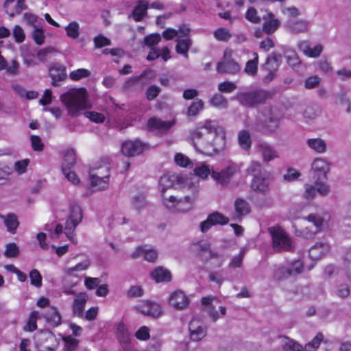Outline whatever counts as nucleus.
<instances>
[{"label": "nucleus", "mask_w": 351, "mask_h": 351, "mask_svg": "<svg viewBox=\"0 0 351 351\" xmlns=\"http://www.w3.org/2000/svg\"><path fill=\"white\" fill-rule=\"evenodd\" d=\"M190 138L198 152L208 156L219 153L226 144L224 129L210 119L206 120L192 130Z\"/></svg>", "instance_id": "obj_1"}, {"label": "nucleus", "mask_w": 351, "mask_h": 351, "mask_svg": "<svg viewBox=\"0 0 351 351\" xmlns=\"http://www.w3.org/2000/svg\"><path fill=\"white\" fill-rule=\"evenodd\" d=\"M184 189L189 194L183 198H178L174 195L163 197V204L168 210L174 213H186L193 208L195 202L199 196V184L197 182L186 180Z\"/></svg>", "instance_id": "obj_2"}, {"label": "nucleus", "mask_w": 351, "mask_h": 351, "mask_svg": "<svg viewBox=\"0 0 351 351\" xmlns=\"http://www.w3.org/2000/svg\"><path fill=\"white\" fill-rule=\"evenodd\" d=\"M330 169V163L322 158H315L311 164V177L317 186L318 193L322 196L327 195L330 191V186L326 184Z\"/></svg>", "instance_id": "obj_3"}, {"label": "nucleus", "mask_w": 351, "mask_h": 351, "mask_svg": "<svg viewBox=\"0 0 351 351\" xmlns=\"http://www.w3.org/2000/svg\"><path fill=\"white\" fill-rule=\"evenodd\" d=\"M60 100L66 106L69 114L75 116L83 109L90 107L84 94L79 90H71L60 96Z\"/></svg>", "instance_id": "obj_4"}, {"label": "nucleus", "mask_w": 351, "mask_h": 351, "mask_svg": "<svg viewBox=\"0 0 351 351\" xmlns=\"http://www.w3.org/2000/svg\"><path fill=\"white\" fill-rule=\"evenodd\" d=\"M271 97V94L265 90H256L238 93L236 98L239 103L247 108H253L263 104Z\"/></svg>", "instance_id": "obj_5"}, {"label": "nucleus", "mask_w": 351, "mask_h": 351, "mask_svg": "<svg viewBox=\"0 0 351 351\" xmlns=\"http://www.w3.org/2000/svg\"><path fill=\"white\" fill-rule=\"evenodd\" d=\"M272 239V248L275 252H289L292 250L293 243L286 232L278 227L268 229Z\"/></svg>", "instance_id": "obj_6"}, {"label": "nucleus", "mask_w": 351, "mask_h": 351, "mask_svg": "<svg viewBox=\"0 0 351 351\" xmlns=\"http://www.w3.org/2000/svg\"><path fill=\"white\" fill-rule=\"evenodd\" d=\"M328 215L326 213H311L307 217H304V220L311 223L312 226H307L302 233L306 239L313 237L315 234L322 230L324 223H326Z\"/></svg>", "instance_id": "obj_7"}, {"label": "nucleus", "mask_w": 351, "mask_h": 351, "mask_svg": "<svg viewBox=\"0 0 351 351\" xmlns=\"http://www.w3.org/2000/svg\"><path fill=\"white\" fill-rule=\"evenodd\" d=\"M241 71L239 64L232 58V51L229 48L224 50L221 61L217 64V71L219 73L236 75Z\"/></svg>", "instance_id": "obj_8"}, {"label": "nucleus", "mask_w": 351, "mask_h": 351, "mask_svg": "<svg viewBox=\"0 0 351 351\" xmlns=\"http://www.w3.org/2000/svg\"><path fill=\"white\" fill-rule=\"evenodd\" d=\"M82 212L79 205L75 203L70 204L69 215L65 223V234L69 239L73 241L74 232L77 226L82 221Z\"/></svg>", "instance_id": "obj_9"}, {"label": "nucleus", "mask_w": 351, "mask_h": 351, "mask_svg": "<svg viewBox=\"0 0 351 351\" xmlns=\"http://www.w3.org/2000/svg\"><path fill=\"white\" fill-rule=\"evenodd\" d=\"M303 269V263L298 260L287 266L280 265L277 267L273 274L274 280L281 281L287 279L290 276H296L300 274Z\"/></svg>", "instance_id": "obj_10"}, {"label": "nucleus", "mask_w": 351, "mask_h": 351, "mask_svg": "<svg viewBox=\"0 0 351 351\" xmlns=\"http://www.w3.org/2000/svg\"><path fill=\"white\" fill-rule=\"evenodd\" d=\"M238 171L239 167L237 164L230 162L220 171L212 170L211 177L219 184L221 186H228L232 178Z\"/></svg>", "instance_id": "obj_11"}, {"label": "nucleus", "mask_w": 351, "mask_h": 351, "mask_svg": "<svg viewBox=\"0 0 351 351\" xmlns=\"http://www.w3.org/2000/svg\"><path fill=\"white\" fill-rule=\"evenodd\" d=\"M110 176V168L108 165H104L101 169L94 172L91 170L90 172V182L93 187L98 190H104L108 186Z\"/></svg>", "instance_id": "obj_12"}, {"label": "nucleus", "mask_w": 351, "mask_h": 351, "mask_svg": "<svg viewBox=\"0 0 351 351\" xmlns=\"http://www.w3.org/2000/svg\"><path fill=\"white\" fill-rule=\"evenodd\" d=\"M280 127V119L271 115L265 120L261 117L256 119L254 123V130L265 134H275Z\"/></svg>", "instance_id": "obj_13"}, {"label": "nucleus", "mask_w": 351, "mask_h": 351, "mask_svg": "<svg viewBox=\"0 0 351 351\" xmlns=\"http://www.w3.org/2000/svg\"><path fill=\"white\" fill-rule=\"evenodd\" d=\"M189 180L187 178H184L182 176L174 173H165L162 176L159 180L158 188L161 193L162 198L166 197L164 193L169 189L173 186L176 182L181 183Z\"/></svg>", "instance_id": "obj_14"}, {"label": "nucleus", "mask_w": 351, "mask_h": 351, "mask_svg": "<svg viewBox=\"0 0 351 351\" xmlns=\"http://www.w3.org/2000/svg\"><path fill=\"white\" fill-rule=\"evenodd\" d=\"M229 222V219L219 212L210 214L206 220L200 223V229L202 232H207L213 226L225 225Z\"/></svg>", "instance_id": "obj_15"}, {"label": "nucleus", "mask_w": 351, "mask_h": 351, "mask_svg": "<svg viewBox=\"0 0 351 351\" xmlns=\"http://www.w3.org/2000/svg\"><path fill=\"white\" fill-rule=\"evenodd\" d=\"M169 304L177 310H184L189 304L188 296L182 291L177 290L173 292L169 299Z\"/></svg>", "instance_id": "obj_16"}, {"label": "nucleus", "mask_w": 351, "mask_h": 351, "mask_svg": "<svg viewBox=\"0 0 351 351\" xmlns=\"http://www.w3.org/2000/svg\"><path fill=\"white\" fill-rule=\"evenodd\" d=\"M136 309L145 315L152 316L153 317H158L162 314L160 306L157 303L149 300L144 301L136 306Z\"/></svg>", "instance_id": "obj_17"}, {"label": "nucleus", "mask_w": 351, "mask_h": 351, "mask_svg": "<svg viewBox=\"0 0 351 351\" xmlns=\"http://www.w3.org/2000/svg\"><path fill=\"white\" fill-rule=\"evenodd\" d=\"M145 146V145L139 141H127L123 143L121 151L123 155L133 157L141 154Z\"/></svg>", "instance_id": "obj_18"}, {"label": "nucleus", "mask_w": 351, "mask_h": 351, "mask_svg": "<svg viewBox=\"0 0 351 351\" xmlns=\"http://www.w3.org/2000/svg\"><path fill=\"white\" fill-rule=\"evenodd\" d=\"M285 27L291 34L298 35L308 32L309 23L304 19L289 20Z\"/></svg>", "instance_id": "obj_19"}, {"label": "nucleus", "mask_w": 351, "mask_h": 351, "mask_svg": "<svg viewBox=\"0 0 351 351\" xmlns=\"http://www.w3.org/2000/svg\"><path fill=\"white\" fill-rule=\"evenodd\" d=\"M257 150L261 155L263 160L267 163L279 157L277 150L265 142L259 143L257 145Z\"/></svg>", "instance_id": "obj_20"}, {"label": "nucleus", "mask_w": 351, "mask_h": 351, "mask_svg": "<svg viewBox=\"0 0 351 351\" xmlns=\"http://www.w3.org/2000/svg\"><path fill=\"white\" fill-rule=\"evenodd\" d=\"M264 21L263 27L267 35L274 34L280 26V21L275 17V15L270 11L263 16Z\"/></svg>", "instance_id": "obj_21"}, {"label": "nucleus", "mask_w": 351, "mask_h": 351, "mask_svg": "<svg viewBox=\"0 0 351 351\" xmlns=\"http://www.w3.org/2000/svg\"><path fill=\"white\" fill-rule=\"evenodd\" d=\"M234 206V212L232 214V219L234 221H240L243 216L249 214L251 210L249 203L242 198L236 199Z\"/></svg>", "instance_id": "obj_22"}, {"label": "nucleus", "mask_w": 351, "mask_h": 351, "mask_svg": "<svg viewBox=\"0 0 351 351\" xmlns=\"http://www.w3.org/2000/svg\"><path fill=\"white\" fill-rule=\"evenodd\" d=\"M191 338L199 341L206 335V328L197 319H192L189 324Z\"/></svg>", "instance_id": "obj_23"}, {"label": "nucleus", "mask_w": 351, "mask_h": 351, "mask_svg": "<svg viewBox=\"0 0 351 351\" xmlns=\"http://www.w3.org/2000/svg\"><path fill=\"white\" fill-rule=\"evenodd\" d=\"M269 178L265 173L256 175L253 178L251 184V186L254 191L261 193L267 192L269 191Z\"/></svg>", "instance_id": "obj_24"}, {"label": "nucleus", "mask_w": 351, "mask_h": 351, "mask_svg": "<svg viewBox=\"0 0 351 351\" xmlns=\"http://www.w3.org/2000/svg\"><path fill=\"white\" fill-rule=\"evenodd\" d=\"M65 66L56 63L49 69V75L52 80L53 86H58V83L66 78Z\"/></svg>", "instance_id": "obj_25"}, {"label": "nucleus", "mask_w": 351, "mask_h": 351, "mask_svg": "<svg viewBox=\"0 0 351 351\" xmlns=\"http://www.w3.org/2000/svg\"><path fill=\"white\" fill-rule=\"evenodd\" d=\"M117 335L123 349L129 350L131 343V335L128 328L123 322L117 325Z\"/></svg>", "instance_id": "obj_26"}, {"label": "nucleus", "mask_w": 351, "mask_h": 351, "mask_svg": "<svg viewBox=\"0 0 351 351\" xmlns=\"http://www.w3.org/2000/svg\"><path fill=\"white\" fill-rule=\"evenodd\" d=\"M330 247L328 243L319 242L315 244L309 250V256L313 260H318L327 254Z\"/></svg>", "instance_id": "obj_27"}, {"label": "nucleus", "mask_w": 351, "mask_h": 351, "mask_svg": "<svg viewBox=\"0 0 351 351\" xmlns=\"http://www.w3.org/2000/svg\"><path fill=\"white\" fill-rule=\"evenodd\" d=\"M173 125L174 121H162L156 117L150 118L147 122V127L149 129L162 132H167Z\"/></svg>", "instance_id": "obj_28"}, {"label": "nucleus", "mask_w": 351, "mask_h": 351, "mask_svg": "<svg viewBox=\"0 0 351 351\" xmlns=\"http://www.w3.org/2000/svg\"><path fill=\"white\" fill-rule=\"evenodd\" d=\"M86 301L87 295L84 293H80L75 296L73 304V313L74 315L80 317H83Z\"/></svg>", "instance_id": "obj_29"}, {"label": "nucleus", "mask_w": 351, "mask_h": 351, "mask_svg": "<svg viewBox=\"0 0 351 351\" xmlns=\"http://www.w3.org/2000/svg\"><path fill=\"white\" fill-rule=\"evenodd\" d=\"M193 44L192 40L189 37L182 38L179 36L176 39V51L178 54L182 55L184 58L189 57V51Z\"/></svg>", "instance_id": "obj_30"}, {"label": "nucleus", "mask_w": 351, "mask_h": 351, "mask_svg": "<svg viewBox=\"0 0 351 351\" xmlns=\"http://www.w3.org/2000/svg\"><path fill=\"white\" fill-rule=\"evenodd\" d=\"M143 256L145 259L149 262H154L158 258V253L153 249L146 250L145 247H138L132 254L133 258Z\"/></svg>", "instance_id": "obj_31"}, {"label": "nucleus", "mask_w": 351, "mask_h": 351, "mask_svg": "<svg viewBox=\"0 0 351 351\" xmlns=\"http://www.w3.org/2000/svg\"><path fill=\"white\" fill-rule=\"evenodd\" d=\"M238 143L241 149L247 152L251 149L252 139L250 133L243 130L238 133Z\"/></svg>", "instance_id": "obj_32"}, {"label": "nucleus", "mask_w": 351, "mask_h": 351, "mask_svg": "<svg viewBox=\"0 0 351 351\" xmlns=\"http://www.w3.org/2000/svg\"><path fill=\"white\" fill-rule=\"evenodd\" d=\"M47 322L53 327L61 324V315L56 307L50 306L43 315Z\"/></svg>", "instance_id": "obj_33"}, {"label": "nucleus", "mask_w": 351, "mask_h": 351, "mask_svg": "<svg viewBox=\"0 0 351 351\" xmlns=\"http://www.w3.org/2000/svg\"><path fill=\"white\" fill-rule=\"evenodd\" d=\"M282 56L276 52L267 58L266 62L263 68L267 71H272L276 72L281 62Z\"/></svg>", "instance_id": "obj_34"}, {"label": "nucleus", "mask_w": 351, "mask_h": 351, "mask_svg": "<svg viewBox=\"0 0 351 351\" xmlns=\"http://www.w3.org/2000/svg\"><path fill=\"white\" fill-rule=\"evenodd\" d=\"M153 279L157 282H169L171 279V275L169 270L162 267H156L151 274Z\"/></svg>", "instance_id": "obj_35"}, {"label": "nucleus", "mask_w": 351, "mask_h": 351, "mask_svg": "<svg viewBox=\"0 0 351 351\" xmlns=\"http://www.w3.org/2000/svg\"><path fill=\"white\" fill-rule=\"evenodd\" d=\"M281 346L285 351H303V346L295 340L286 337H280Z\"/></svg>", "instance_id": "obj_36"}, {"label": "nucleus", "mask_w": 351, "mask_h": 351, "mask_svg": "<svg viewBox=\"0 0 351 351\" xmlns=\"http://www.w3.org/2000/svg\"><path fill=\"white\" fill-rule=\"evenodd\" d=\"M148 3L145 1H139L132 12V17L136 21H141L147 14Z\"/></svg>", "instance_id": "obj_37"}, {"label": "nucleus", "mask_w": 351, "mask_h": 351, "mask_svg": "<svg viewBox=\"0 0 351 351\" xmlns=\"http://www.w3.org/2000/svg\"><path fill=\"white\" fill-rule=\"evenodd\" d=\"M308 146L318 154H323L326 151V144L320 138H308L306 141Z\"/></svg>", "instance_id": "obj_38"}, {"label": "nucleus", "mask_w": 351, "mask_h": 351, "mask_svg": "<svg viewBox=\"0 0 351 351\" xmlns=\"http://www.w3.org/2000/svg\"><path fill=\"white\" fill-rule=\"evenodd\" d=\"M75 162L76 157L75 151L73 149L67 150L64 156L62 170L66 171L71 169L75 165Z\"/></svg>", "instance_id": "obj_39"}, {"label": "nucleus", "mask_w": 351, "mask_h": 351, "mask_svg": "<svg viewBox=\"0 0 351 351\" xmlns=\"http://www.w3.org/2000/svg\"><path fill=\"white\" fill-rule=\"evenodd\" d=\"M4 223L8 230L12 233H14L18 226L19 221L16 216L14 214H9L4 218Z\"/></svg>", "instance_id": "obj_40"}, {"label": "nucleus", "mask_w": 351, "mask_h": 351, "mask_svg": "<svg viewBox=\"0 0 351 351\" xmlns=\"http://www.w3.org/2000/svg\"><path fill=\"white\" fill-rule=\"evenodd\" d=\"M210 103L212 106L219 108H226L228 104L227 99L220 94L213 95Z\"/></svg>", "instance_id": "obj_41"}, {"label": "nucleus", "mask_w": 351, "mask_h": 351, "mask_svg": "<svg viewBox=\"0 0 351 351\" xmlns=\"http://www.w3.org/2000/svg\"><path fill=\"white\" fill-rule=\"evenodd\" d=\"M213 35L215 38L219 41L228 42L232 37L230 32L223 27L218 28L216 29Z\"/></svg>", "instance_id": "obj_42"}, {"label": "nucleus", "mask_w": 351, "mask_h": 351, "mask_svg": "<svg viewBox=\"0 0 351 351\" xmlns=\"http://www.w3.org/2000/svg\"><path fill=\"white\" fill-rule=\"evenodd\" d=\"M66 35L73 39H76L80 35V25L75 22L70 23L66 27Z\"/></svg>", "instance_id": "obj_43"}, {"label": "nucleus", "mask_w": 351, "mask_h": 351, "mask_svg": "<svg viewBox=\"0 0 351 351\" xmlns=\"http://www.w3.org/2000/svg\"><path fill=\"white\" fill-rule=\"evenodd\" d=\"M204 108V102L201 99H196L188 108L187 115L196 116Z\"/></svg>", "instance_id": "obj_44"}, {"label": "nucleus", "mask_w": 351, "mask_h": 351, "mask_svg": "<svg viewBox=\"0 0 351 351\" xmlns=\"http://www.w3.org/2000/svg\"><path fill=\"white\" fill-rule=\"evenodd\" d=\"M132 205L137 210H140L146 206L145 197L143 193H139L132 198Z\"/></svg>", "instance_id": "obj_45"}, {"label": "nucleus", "mask_w": 351, "mask_h": 351, "mask_svg": "<svg viewBox=\"0 0 351 351\" xmlns=\"http://www.w3.org/2000/svg\"><path fill=\"white\" fill-rule=\"evenodd\" d=\"M285 57L287 63L293 68L300 64V58L297 53L293 50H287L285 53Z\"/></svg>", "instance_id": "obj_46"}, {"label": "nucleus", "mask_w": 351, "mask_h": 351, "mask_svg": "<svg viewBox=\"0 0 351 351\" xmlns=\"http://www.w3.org/2000/svg\"><path fill=\"white\" fill-rule=\"evenodd\" d=\"M160 40L161 36L159 34H152L144 38L143 43L145 45L152 48L156 47Z\"/></svg>", "instance_id": "obj_47"}, {"label": "nucleus", "mask_w": 351, "mask_h": 351, "mask_svg": "<svg viewBox=\"0 0 351 351\" xmlns=\"http://www.w3.org/2000/svg\"><path fill=\"white\" fill-rule=\"evenodd\" d=\"M30 283L32 286L40 288L42 286V276L36 269L29 272Z\"/></svg>", "instance_id": "obj_48"}, {"label": "nucleus", "mask_w": 351, "mask_h": 351, "mask_svg": "<svg viewBox=\"0 0 351 351\" xmlns=\"http://www.w3.org/2000/svg\"><path fill=\"white\" fill-rule=\"evenodd\" d=\"M19 254V248L14 243H10L5 245L4 256L7 258H15Z\"/></svg>", "instance_id": "obj_49"}, {"label": "nucleus", "mask_w": 351, "mask_h": 351, "mask_svg": "<svg viewBox=\"0 0 351 351\" xmlns=\"http://www.w3.org/2000/svg\"><path fill=\"white\" fill-rule=\"evenodd\" d=\"M14 40L17 43H21L25 40V34L23 29L19 25H14L12 29Z\"/></svg>", "instance_id": "obj_50"}, {"label": "nucleus", "mask_w": 351, "mask_h": 351, "mask_svg": "<svg viewBox=\"0 0 351 351\" xmlns=\"http://www.w3.org/2000/svg\"><path fill=\"white\" fill-rule=\"evenodd\" d=\"M335 293L339 298L345 299L349 296L350 289L348 285L340 284L336 287Z\"/></svg>", "instance_id": "obj_51"}, {"label": "nucleus", "mask_w": 351, "mask_h": 351, "mask_svg": "<svg viewBox=\"0 0 351 351\" xmlns=\"http://www.w3.org/2000/svg\"><path fill=\"white\" fill-rule=\"evenodd\" d=\"M90 75V72L85 69H79L72 71L69 74V77L71 80L77 81L82 78L88 77Z\"/></svg>", "instance_id": "obj_52"}, {"label": "nucleus", "mask_w": 351, "mask_h": 351, "mask_svg": "<svg viewBox=\"0 0 351 351\" xmlns=\"http://www.w3.org/2000/svg\"><path fill=\"white\" fill-rule=\"evenodd\" d=\"M39 317L38 311H33L30 314L29 321L26 326H24V330L26 331H34L36 329V319Z\"/></svg>", "instance_id": "obj_53"}, {"label": "nucleus", "mask_w": 351, "mask_h": 351, "mask_svg": "<svg viewBox=\"0 0 351 351\" xmlns=\"http://www.w3.org/2000/svg\"><path fill=\"white\" fill-rule=\"evenodd\" d=\"M175 162L182 167H187L191 165L190 159L181 153H177L174 157Z\"/></svg>", "instance_id": "obj_54"}, {"label": "nucleus", "mask_w": 351, "mask_h": 351, "mask_svg": "<svg viewBox=\"0 0 351 351\" xmlns=\"http://www.w3.org/2000/svg\"><path fill=\"white\" fill-rule=\"evenodd\" d=\"M90 265V261L85 260L81 263H77L75 266L69 267L66 270V273L69 275H72L75 271H84Z\"/></svg>", "instance_id": "obj_55"}, {"label": "nucleus", "mask_w": 351, "mask_h": 351, "mask_svg": "<svg viewBox=\"0 0 351 351\" xmlns=\"http://www.w3.org/2000/svg\"><path fill=\"white\" fill-rule=\"evenodd\" d=\"M84 116L95 123H103L105 121V117L103 114L94 111L85 112Z\"/></svg>", "instance_id": "obj_56"}, {"label": "nucleus", "mask_w": 351, "mask_h": 351, "mask_svg": "<svg viewBox=\"0 0 351 351\" xmlns=\"http://www.w3.org/2000/svg\"><path fill=\"white\" fill-rule=\"evenodd\" d=\"M245 18L250 22L258 24L261 21V18L258 16L257 11L254 8H250L247 10L245 14Z\"/></svg>", "instance_id": "obj_57"}, {"label": "nucleus", "mask_w": 351, "mask_h": 351, "mask_svg": "<svg viewBox=\"0 0 351 351\" xmlns=\"http://www.w3.org/2000/svg\"><path fill=\"white\" fill-rule=\"evenodd\" d=\"M194 172L196 176L198 177L206 179L208 176L209 174L211 175L212 171L209 169V167L206 165H202L199 167H197L194 169Z\"/></svg>", "instance_id": "obj_58"}, {"label": "nucleus", "mask_w": 351, "mask_h": 351, "mask_svg": "<svg viewBox=\"0 0 351 351\" xmlns=\"http://www.w3.org/2000/svg\"><path fill=\"white\" fill-rule=\"evenodd\" d=\"M218 89L223 93H232L237 89V85L232 82H223L218 85Z\"/></svg>", "instance_id": "obj_59"}, {"label": "nucleus", "mask_w": 351, "mask_h": 351, "mask_svg": "<svg viewBox=\"0 0 351 351\" xmlns=\"http://www.w3.org/2000/svg\"><path fill=\"white\" fill-rule=\"evenodd\" d=\"M94 44L96 48H101L105 46H109L111 45V41L108 38L100 34L95 37Z\"/></svg>", "instance_id": "obj_60"}, {"label": "nucleus", "mask_w": 351, "mask_h": 351, "mask_svg": "<svg viewBox=\"0 0 351 351\" xmlns=\"http://www.w3.org/2000/svg\"><path fill=\"white\" fill-rule=\"evenodd\" d=\"M195 247L196 253L199 256H202L204 252H207L209 251L210 245L207 241H199L195 244Z\"/></svg>", "instance_id": "obj_61"}, {"label": "nucleus", "mask_w": 351, "mask_h": 351, "mask_svg": "<svg viewBox=\"0 0 351 351\" xmlns=\"http://www.w3.org/2000/svg\"><path fill=\"white\" fill-rule=\"evenodd\" d=\"M19 64L16 60H12L10 64L5 62V68L4 69L6 70V72L9 75H15L19 73Z\"/></svg>", "instance_id": "obj_62"}, {"label": "nucleus", "mask_w": 351, "mask_h": 351, "mask_svg": "<svg viewBox=\"0 0 351 351\" xmlns=\"http://www.w3.org/2000/svg\"><path fill=\"white\" fill-rule=\"evenodd\" d=\"M321 82V79L317 75H313L308 77L304 82V87L307 89H312L317 87Z\"/></svg>", "instance_id": "obj_63"}, {"label": "nucleus", "mask_w": 351, "mask_h": 351, "mask_svg": "<svg viewBox=\"0 0 351 351\" xmlns=\"http://www.w3.org/2000/svg\"><path fill=\"white\" fill-rule=\"evenodd\" d=\"M32 149L34 151L41 152L43 150L44 144L38 136L32 135L30 137Z\"/></svg>", "instance_id": "obj_64"}]
</instances>
